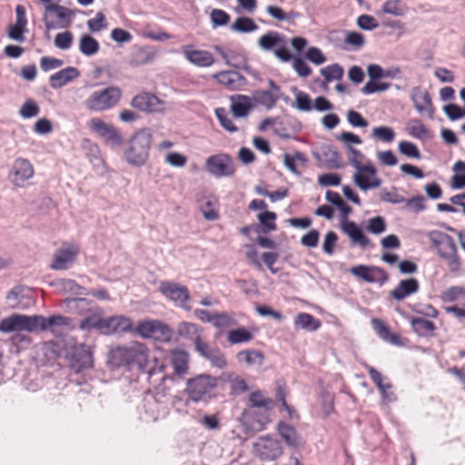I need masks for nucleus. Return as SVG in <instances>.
Masks as SVG:
<instances>
[{
  "label": "nucleus",
  "instance_id": "obj_18",
  "mask_svg": "<svg viewBox=\"0 0 465 465\" xmlns=\"http://www.w3.org/2000/svg\"><path fill=\"white\" fill-rule=\"evenodd\" d=\"M78 253V247L74 245H64L54 253L50 267L53 270H66L74 262Z\"/></svg>",
  "mask_w": 465,
  "mask_h": 465
},
{
  "label": "nucleus",
  "instance_id": "obj_47",
  "mask_svg": "<svg viewBox=\"0 0 465 465\" xmlns=\"http://www.w3.org/2000/svg\"><path fill=\"white\" fill-rule=\"evenodd\" d=\"M227 339L231 344H240L250 341L252 339V334L247 329L241 327L229 331Z\"/></svg>",
  "mask_w": 465,
  "mask_h": 465
},
{
  "label": "nucleus",
  "instance_id": "obj_13",
  "mask_svg": "<svg viewBox=\"0 0 465 465\" xmlns=\"http://www.w3.org/2000/svg\"><path fill=\"white\" fill-rule=\"evenodd\" d=\"M350 272L369 283H379L383 285L388 280V273L380 267L368 265H356L350 269Z\"/></svg>",
  "mask_w": 465,
  "mask_h": 465
},
{
  "label": "nucleus",
  "instance_id": "obj_26",
  "mask_svg": "<svg viewBox=\"0 0 465 465\" xmlns=\"http://www.w3.org/2000/svg\"><path fill=\"white\" fill-rule=\"evenodd\" d=\"M189 353L185 351H173L171 354V364L173 368L172 379L183 378L189 370Z\"/></svg>",
  "mask_w": 465,
  "mask_h": 465
},
{
  "label": "nucleus",
  "instance_id": "obj_54",
  "mask_svg": "<svg viewBox=\"0 0 465 465\" xmlns=\"http://www.w3.org/2000/svg\"><path fill=\"white\" fill-rule=\"evenodd\" d=\"M295 95V107L302 112H310L312 109L311 98L308 94L293 88Z\"/></svg>",
  "mask_w": 465,
  "mask_h": 465
},
{
  "label": "nucleus",
  "instance_id": "obj_63",
  "mask_svg": "<svg viewBox=\"0 0 465 465\" xmlns=\"http://www.w3.org/2000/svg\"><path fill=\"white\" fill-rule=\"evenodd\" d=\"M344 43L354 49H361L365 44V38L363 35L358 32H347Z\"/></svg>",
  "mask_w": 465,
  "mask_h": 465
},
{
  "label": "nucleus",
  "instance_id": "obj_22",
  "mask_svg": "<svg viewBox=\"0 0 465 465\" xmlns=\"http://www.w3.org/2000/svg\"><path fill=\"white\" fill-rule=\"evenodd\" d=\"M183 54L191 64L200 67H207L214 64V58L210 52L193 49L192 45L183 46Z\"/></svg>",
  "mask_w": 465,
  "mask_h": 465
},
{
  "label": "nucleus",
  "instance_id": "obj_48",
  "mask_svg": "<svg viewBox=\"0 0 465 465\" xmlns=\"http://www.w3.org/2000/svg\"><path fill=\"white\" fill-rule=\"evenodd\" d=\"M258 29V25L250 17H238L231 25V30L239 33H251Z\"/></svg>",
  "mask_w": 465,
  "mask_h": 465
},
{
  "label": "nucleus",
  "instance_id": "obj_27",
  "mask_svg": "<svg viewBox=\"0 0 465 465\" xmlns=\"http://www.w3.org/2000/svg\"><path fill=\"white\" fill-rule=\"evenodd\" d=\"M213 77L230 90H237L246 84L245 77L236 71H223L217 73Z\"/></svg>",
  "mask_w": 465,
  "mask_h": 465
},
{
  "label": "nucleus",
  "instance_id": "obj_11",
  "mask_svg": "<svg viewBox=\"0 0 465 465\" xmlns=\"http://www.w3.org/2000/svg\"><path fill=\"white\" fill-rule=\"evenodd\" d=\"M253 453L262 460H274L282 454V447L279 440L262 436L253 443Z\"/></svg>",
  "mask_w": 465,
  "mask_h": 465
},
{
  "label": "nucleus",
  "instance_id": "obj_51",
  "mask_svg": "<svg viewBox=\"0 0 465 465\" xmlns=\"http://www.w3.org/2000/svg\"><path fill=\"white\" fill-rule=\"evenodd\" d=\"M454 174L451 177V186L455 189L465 187V163L457 162L453 166Z\"/></svg>",
  "mask_w": 465,
  "mask_h": 465
},
{
  "label": "nucleus",
  "instance_id": "obj_31",
  "mask_svg": "<svg viewBox=\"0 0 465 465\" xmlns=\"http://www.w3.org/2000/svg\"><path fill=\"white\" fill-rule=\"evenodd\" d=\"M230 101L231 111L236 118L247 116L252 107L251 97L244 94H233Z\"/></svg>",
  "mask_w": 465,
  "mask_h": 465
},
{
  "label": "nucleus",
  "instance_id": "obj_42",
  "mask_svg": "<svg viewBox=\"0 0 465 465\" xmlns=\"http://www.w3.org/2000/svg\"><path fill=\"white\" fill-rule=\"evenodd\" d=\"M407 131L416 139L425 140L430 137V133L419 119H411L408 123Z\"/></svg>",
  "mask_w": 465,
  "mask_h": 465
},
{
  "label": "nucleus",
  "instance_id": "obj_30",
  "mask_svg": "<svg viewBox=\"0 0 465 465\" xmlns=\"http://www.w3.org/2000/svg\"><path fill=\"white\" fill-rule=\"evenodd\" d=\"M177 333L180 337L191 341L194 348L203 341V329L196 323L182 322L177 327Z\"/></svg>",
  "mask_w": 465,
  "mask_h": 465
},
{
  "label": "nucleus",
  "instance_id": "obj_64",
  "mask_svg": "<svg viewBox=\"0 0 465 465\" xmlns=\"http://www.w3.org/2000/svg\"><path fill=\"white\" fill-rule=\"evenodd\" d=\"M367 230L374 234H380L385 232L386 223L383 217L376 216L369 220Z\"/></svg>",
  "mask_w": 465,
  "mask_h": 465
},
{
  "label": "nucleus",
  "instance_id": "obj_33",
  "mask_svg": "<svg viewBox=\"0 0 465 465\" xmlns=\"http://www.w3.org/2000/svg\"><path fill=\"white\" fill-rule=\"evenodd\" d=\"M47 8L49 11V15H47V23L50 22L53 24L54 25V29L63 28L65 26L55 22L54 20V16L61 21H66L67 24H69L74 15V12L73 10L60 5L59 3Z\"/></svg>",
  "mask_w": 465,
  "mask_h": 465
},
{
  "label": "nucleus",
  "instance_id": "obj_55",
  "mask_svg": "<svg viewBox=\"0 0 465 465\" xmlns=\"http://www.w3.org/2000/svg\"><path fill=\"white\" fill-rule=\"evenodd\" d=\"M258 220L262 226V232L267 233L275 230L276 214L270 211H265L258 214Z\"/></svg>",
  "mask_w": 465,
  "mask_h": 465
},
{
  "label": "nucleus",
  "instance_id": "obj_56",
  "mask_svg": "<svg viewBox=\"0 0 465 465\" xmlns=\"http://www.w3.org/2000/svg\"><path fill=\"white\" fill-rule=\"evenodd\" d=\"M226 380L231 384V389L233 393L239 394L248 390L247 383L243 379L233 372L224 374Z\"/></svg>",
  "mask_w": 465,
  "mask_h": 465
},
{
  "label": "nucleus",
  "instance_id": "obj_39",
  "mask_svg": "<svg viewBox=\"0 0 465 465\" xmlns=\"http://www.w3.org/2000/svg\"><path fill=\"white\" fill-rule=\"evenodd\" d=\"M237 359L240 361H244L250 366H262L264 361V355L262 351L257 350H244L237 354Z\"/></svg>",
  "mask_w": 465,
  "mask_h": 465
},
{
  "label": "nucleus",
  "instance_id": "obj_29",
  "mask_svg": "<svg viewBox=\"0 0 465 465\" xmlns=\"http://www.w3.org/2000/svg\"><path fill=\"white\" fill-rule=\"evenodd\" d=\"M80 75V72L74 66L65 67L57 73L52 74L49 78L50 86L53 89H59L68 83L75 80Z\"/></svg>",
  "mask_w": 465,
  "mask_h": 465
},
{
  "label": "nucleus",
  "instance_id": "obj_57",
  "mask_svg": "<svg viewBox=\"0 0 465 465\" xmlns=\"http://www.w3.org/2000/svg\"><path fill=\"white\" fill-rule=\"evenodd\" d=\"M215 115L220 123V124L228 132L230 133H235L237 132L238 128L237 126L232 123V121L229 118L227 112L225 108L219 107L216 108Z\"/></svg>",
  "mask_w": 465,
  "mask_h": 465
},
{
  "label": "nucleus",
  "instance_id": "obj_25",
  "mask_svg": "<svg viewBox=\"0 0 465 465\" xmlns=\"http://www.w3.org/2000/svg\"><path fill=\"white\" fill-rule=\"evenodd\" d=\"M341 230L351 238L353 243L359 244L362 248L372 246L371 240L364 235L356 223L352 221L342 222Z\"/></svg>",
  "mask_w": 465,
  "mask_h": 465
},
{
  "label": "nucleus",
  "instance_id": "obj_44",
  "mask_svg": "<svg viewBox=\"0 0 465 465\" xmlns=\"http://www.w3.org/2000/svg\"><path fill=\"white\" fill-rule=\"evenodd\" d=\"M307 159L301 152H296L294 154L285 153L284 154V165L293 174L300 176L302 173L297 169V163H301L305 165Z\"/></svg>",
  "mask_w": 465,
  "mask_h": 465
},
{
  "label": "nucleus",
  "instance_id": "obj_53",
  "mask_svg": "<svg viewBox=\"0 0 465 465\" xmlns=\"http://www.w3.org/2000/svg\"><path fill=\"white\" fill-rule=\"evenodd\" d=\"M343 68L339 64H332L321 69V74L328 83L333 80H341L343 76Z\"/></svg>",
  "mask_w": 465,
  "mask_h": 465
},
{
  "label": "nucleus",
  "instance_id": "obj_40",
  "mask_svg": "<svg viewBox=\"0 0 465 465\" xmlns=\"http://www.w3.org/2000/svg\"><path fill=\"white\" fill-rule=\"evenodd\" d=\"M294 324L296 327L310 331H314L318 330L321 326V322L319 320L315 319L312 315L305 312H301L296 316L294 320Z\"/></svg>",
  "mask_w": 465,
  "mask_h": 465
},
{
  "label": "nucleus",
  "instance_id": "obj_4",
  "mask_svg": "<svg viewBox=\"0 0 465 465\" xmlns=\"http://www.w3.org/2000/svg\"><path fill=\"white\" fill-rule=\"evenodd\" d=\"M428 237L438 254L444 259L452 272L460 271V262L457 256V248L454 240L447 233L440 231H431Z\"/></svg>",
  "mask_w": 465,
  "mask_h": 465
},
{
  "label": "nucleus",
  "instance_id": "obj_17",
  "mask_svg": "<svg viewBox=\"0 0 465 465\" xmlns=\"http://www.w3.org/2000/svg\"><path fill=\"white\" fill-rule=\"evenodd\" d=\"M194 349L196 352L208 361L213 367L224 369L227 366V360L224 353L222 352L219 348L210 345L203 340Z\"/></svg>",
  "mask_w": 465,
  "mask_h": 465
},
{
  "label": "nucleus",
  "instance_id": "obj_23",
  "mask_svg": "<svg viewBox=\"0 0 465 465\" xmlns=\"http://www.w3.org/2000/svg\"><path fill=\"white\" fill-rule=\"evenodd\" d=\"M420 289L419 281L416 278H408L400 281L398 285L391 292V296L397 302H401L407 297L416 293Z\"/></svg>",
  "mask_w": 465,
  "mask_h": 465
},
{
  "label": "nucleus",
  "instance_id": "obj_49",
  "mask_svg": "<svg viewBox=\"0 0 465 465\" xmlns=\"http://www.w3.org/2000/svg\"><path fill=\"white\" fill-rule=\"evenodd\" d=\"M66 305L71 312L84 315L90 312V302L84 298L66 299Z\"/></svg>",
  "mask_w": 465,
  "mask_h": 465
},
{
  "label": "nucleus",
  "instance_id": "obj_12",
  "mask_svg": "<svg viewBox=\"0 0 465 465\" xmlns=\"http://www.w3.org/2000/svg\"><path fill=\"white\" fill-rule=\"evenodd\" d=\"M34 174L35 170L32 163L27 159L17 158L12 164L8 178L15 187L24 188Z\"/></svg>",
  "mask_w": 465,
  "mask_h": 465
},
{
  "label": "nucleus",
  "instance_id": "obj_15",
  "mask_svg": "<svg viewBox=\"0 0 465 465\" xmlns=\"http://www.w3.org/2000/svg\"><path fill=\"white\" fill-rule=\"evenodd\" d=\"M134 323L131 318L124 315H114L104 318L102 334L113 335L132 331Z\"/></svg>",
  "mask_w": 465,
  "mask_h": 465
},
{
  "label": "nucleus",
  "instance_id": "obj_7",
  "mask_svg": "<svg viewBox=\"0 0 465 465\" xmlns=\"http://www.w3.org/2000/svg\"><path fill=\"white\" fill-rule=\"evenodd\" d=\"M351 165L356 169L353 182L361 191L366 192L381 186V180L378 177L377 170L371 163L362 164L360 161L352 160Z\"/></svg>",
  "mask_w": 465,
  "mask_h": 465
},
{
  "label": "nucleus",
  "instance_id": "obj_61",
  "mask_svg": "<svg viewBox=\"0 0 465 465\" xmlns=\"http://www.w3.org/2000/svg\"><path fill=\"white\" fill-rule=\"evenodd\" d=\"M88 29L93 32H100L107 27L105 15L102 12H98L95 17L87 21Z\"/></svg>",
  "mask_w": 465,
  "mask_h": 465
},
{
  "label": "nucleus",
  "instance_id": "obj_2",
  "mask_svg": "<svg viewBox=\"0 0 465 465\" xmlns=\"http://www.w3.org/2000/svg\"><path fill=\"white\" fill-rule=\"evenodd\" d=\"M148 361V350L140 342H131L128 345L117 346L108 352L107 362L114 368L136 364L143 368Z\"/></svg>",
  "mask_w": 465,
  "mask_h": 465
},
{
  "label": "nucleus",
  "instance_id": "obj_24",
  "mask_svg": "<svg viewBox=\"0 0 465 465\" xmlns=\"http://www.w3.org/2000/svg\"><path fill=\"white\" fill-rule=\"evenodd\" d=\"M41 351L48 361H54L57 358L68 356L67 342L64 339L44 342L42 344Z\"/></svg>",
  "mask_w": 465,
  "mask_h": 465
},
{
  "label": "nucleus",
  "instance_id": "obj_37",
  "mask_svg": "<svg viewBox=\"0 0 465 465\" xmlns=\"http://www.w3.org/2000/svg\"><path fill=\"white\" fill-rule=\"evenodd\" d=\"M258 44L262 50L271 51L273 47L284 44V37L278 32L270 31L259 38Z\"/></svg>",
  "mask_w": 465,
  "mask_h": 465
},
{
  "label": "nucleus",
  "instance_id": "obj_60",
  "mask_svg": "<svg viewBox=\"0 0 465 465\" xmlns=\"http://www.w3.org/2000/svg\"><path fill=\"white\" fill-rule=\"evenodd\" d=\"M372 135L384 143H391L395 138V133L393 129L388 126H379L373 128Z\"/></svg>",
  "mask_w": 465,
  "mask_h": 465
},
{
  "label": "nucleus",
  "instance_id": "obj_46",
  "mask_svg": "<svg viewBox=\"0 0 465 465\" xmlns=\"http://www.w3.org/2000/svg\"><path fill=\"white\" fill-rule=\"evenodd\" d=\"M197 202L200 204L201 212L203 217L208 221H215L218 219V213L214 210L213 205L215 202L212 197H203L197 199Z\"/></svg>",
  "mask_w": 465,
  "mask_h": 465
},
{
  "label": "nucleus",
  "instance_id": "obj_6",
  "mask_svg": "<svg viewBox=\"0 0 465 465\" xmlns=\"http://www.w3.org/2000/svg\"><path fill=\"white\" fill-rule=\"evenodd\" d=\"M217 378L209 374H200L187 380L185 392L194 402L211 398L217 388Z\"/></svg>",
  "mask_w": 465,
  "mask_h": 465
},
{
  "label": "nucleus",
  "instance_id": "obj_58",
  "mask_svg": "<svg viewBox=\"0 0 465 465\" xmlns=\"http://www.w3.org/2000/svg\"><path fill=\"white\" fill-rule=\"evenodd\" d=\"M398 149L400 153L409 158L420 159L421 154L416 144L409 141L399 143Z\"/></svg>",
  "mask_w": 465,
  "mask_h": 465
},
{
  "label": "nucleus",
  "instance_id": "obj_59",
  "mask_svg": "<svg viewBox=\"0 0 465 465\" xmlns=\"http://www.w3.org/2000/svg\"><path fill=\"white\" fill-rule=\"evenodd\" d=\"M39 113L40 108L38 104L32 99L26 100L19 110L20 115L25 119L35 117L38 115Z\"/></svg>",
  "mask_w": 465,
  "mask_h": 465
},
{
  "label": "nucleus",
  "instance_id": "obj_28",
  "mask_svg": "<svg viewBox=\"0 0 465 465\" xmlns=\"http://www.w3.org/2000/svg\"><path fill=\"white\" fill-rule=\"evenodd\" d=\"M131 104L140 111L153 113L159 110L161 101L154 94L143 93L134 96Z\"/></svg>",
  "mask_w": 465,
  "mask_h": 465
},
{
  "label": "nucleus",
  "instance_id": "obj_36",
  "mask_svg": "<svg viewBox=\"0 0 465 465\" xmlns=\"http://www.w3.org/2000/svg\"><path fill=\"white\" fill-rule=\"evenodd\" d=\"M381 11L386 15L403 17L408 14L409 6L402 0H387L382 4Z\"/></svg>",
  "mask_w": 465,
  "mask_h": 465
},
{
  "label": "nucleus",
  "instance_id": "obj_32",
  "mask_svg": "<svg viewBox=\"0 0 465 465\" xmlns=\"http://www.w3.org/2000/svg\"><path fill=\"white\" fill-rule=\"evenodd\" d=\"M278 430L286 444L293 449H299L303 446L304 441L297 430L285 422L278 423Z\"/></svg>",
  "mask_w": 465,
  "mask_h": 465
},
{
  "label": "nucleus",
  "instance_id": "obj_19",
  "mask_svg": "<svg viewBox=\"0 0 465 465\" xmlns=\"http://www.w3.org/2000/svg\"><path fill=\"white\" fill-rule=\"evenodd\" d=\"M136 331L144 338L167 337L171 333L170 328L157 320L144 321L136 327Z\"/></svg>",
  "mask_w": 465,
  "mask_h": 465
},
{
  "label": "nucleus",
  "instance_id": "obj_20",
  "mask_svg": "<svg viewBox=\"0 0 465 465\" xmlns=\"http://www.w3.org/2000/svg\"><path fill=\"white\" fill-rule=\"evenodd\" d=\"M15 15V23L8 27L7 35L14 41L23 43L25 40L24 35L26 32L27 19L25 8L22 5H16Z\"/></svg>",
  "mask_w": 465,
  "mask_h": 465
},
{
  "label": "nucleus",
  "instance_id": "obj_43",
  "mask_svg": "<svg viewBox=\"0 0 465 465\" xmlns=\"http://www.w3.org/2000/svg\"><path fill=\"white\" fill-rule=\"evenodd\" d=\"M25 299L24 290L19 286L13 288L6 295L9 306L13 309H25L28 304L24 303Z\"/></svg>",
  "mask_w": 465,
  "mask_h": 465
},
{
  "label": "nucleus",
  "instance_id": "obj_14",
  "mask_svg": "<svg viewBox=\"0 0 465 465\" xmlns=\"http://www.w3.org/2000/svg\"><path fill=\"white\" fill-rule=\"evenodd\" d=\"M69 364L75 372L91 368L93 366V354L90 347L84 343L73 346Z\"/></svg>",
  "mask_w": 465,
  "mask_h": 465
},
{
  "label": "nucleus",
  "instance_id": "obj_8",
  "mask_svg": "<svg viewBox=\"0 0 465 465\" xmlns=\"http://www.w3.org/2000/svg\"><path fill=\"white\" fill-rule=\"evenodd\" d=\"M205 168L215 178L230 177L235 172L233 160L227 153L209 156L205 161Z\"/></svg>",
  "mask_w": 465,
  "mask_h": 465
},
{
  "label": "nucleus",
  "instance_id": "obj_5",
  "mask_svg": "<svg viewBox=\"0 0 465 465\" xmlns=\"http://www.w3.org/2000/svg\"><path fill=\"white\" fill-rule=\"evenodd\" d=\"M122 97V91L116 86H108L93 92L85 100V107L92 112H104L114 107Z\"/></svg>",
  "mask_w": 465,
  "mask_h": 465
},
{
  "label": "nucleus",
  "instance_id": "obj_3",
  "mask_svg": "<svg viewBox=\"0 0 465 465\" xmlns=\"http://www.w3.org/2000/svg\"><path fill=\"white\" fill-rule=\"evenodd\" d=\"M152 134L149 130L137 131L130 139L127 148L124 152L128 163L134 166H141L149 157Z\"/></svg>",
  "mask_w": 465,
  "mask_h": 465
},
{
  "label": "nucleus",
  "instance_id": "obj_50",
  "mask_svg": "<svg viewBox=\"0 0 465 465\" xmlns=\"http://www.w3.org/2000/svg\"><path fill=\"white\" fill-rule=\"evenodd\" d=\"M411 322L414 331L420 336H425L435 330L434 322L423 318H412Z\"/></svg>",
  "mask_w": 465,
  "mask_h": 465
},
{
  "label": "nucleus",
  "instance_id": "obj_38",
  "mask_svg": "<svg viewBox=\"0 0 465 465\" xmlns=\"http://www.w3.org/2000/svg\"><path fill=\"white\" fill-rule=\"evenodd\" d=\"M100 48L98 41L93 36L84 34L79 39V50L85 56L94 55Z\"/></svg>",
  "mask_w": 465,
  "mask_h": 465
},
{
  "label": "nucleus",
  "instance_id": "obj_16",
  "mask_svg": "<svg viewBox=\"0 0 465 465\" xmlns=\"http://www.w3.org/2000/svg\"><path fill=\"white\" fill-rule=\"evenodd\" d=\"M90 127L106 143L112 145H120L123 142L120 132L114 125L105 123L100 118L91 119Z\"/></svg>",
  "mask_w": 465,
  "mask_h": 465
},
{
  "label": "nucleus",
  "instance_id": "obj_1",
  "mask_svg": "<svg viewBox=\"0 0 465 465\" xmlns=\"http://www.w3.org/2000/svg\"><path fill=\"white\" fill-rule=\"evenodd\" d=\"M73 329H74V325L72 319L60 314H54L48 318L40 314H12L0 322V331L5 333L21 331L41 332L49 330L57 336L64 330Z\"/></svg>",
  "mask_w": 465,
  "mask_h": 465
},
{
  "label": "nucleus",
  "instance_id": "obj_10",
  "mask_svg": "<svg viewBox=\"0 0 465 465\" xmlns=\"http://www.w3.org/2000/svg\"><path fill=\"white\" fill-rule=\"evenodd\" d=\"M270 420V412L248 407H245L240 417V421L246 432L261 431Z\"/></svg>",
  "mask_w": 465,
  "mask_h": 465
},
{
  "label": "nucleus",
  "instance_id": "obj_52",
  "mask_svg": "<svg viewBox=\"0 0 465 465\" xmlns=\"http://www.w3.org/2000/svg\"><path fill=\"white\" fill-rule=\"evenodd\" d=\"M255 101L265 106L267 109L272 108L279 99V94H273L270 91L261 90L254 94Z\"/></svg>",
  "mask_w": 465,
  "mask_h": 465
},
{
  "label": "nucleus",
  "instance_id": "obj_9",
  "mask_svg": "<svg viewBox=\"0 0 465 465\" xmlns=\"http://www.w3.org/2000/svg\"><path fill=\"white\" fill-rule=\"evenodd\" d=\"M159 292L176 306L190 310L187 305L190 300V292L185 285L171 281H162L159 283Z\"/></svg>",
  "mask_w": 465,
  "mask_h": 465
},
{
  "label": "nucleus",
  "instance_id": "obj_62",
  "mask_svg": "<svg viewBox=\"0 0 465 465\" xmlns=\"http://www.w3.org/2000/svg\"><path fill=\"white\" fill-rule=\"evenodd\" d=\"M216 328H227L235 324L234 319L225 312H215L213 316V322Z\"/></svg>",
  "mask_w": 465,
  "mask_h": 465
},
{
  "label": "nucleus",
  "instance_id": "obj_45",
  "mask_svg": "<svg viewBox=\"0 0 465 465\" xmlns=\"http://www.w3.org/2000/svg\"><path fill=\"white\" fill-rule=\"evenodd\" d=\"M322 155L324 158L322 162L324 165L329 169H338L341 165V157L340 153L332 147H325L322 150Z\"/></svg>",
  "mask_w": 465,
  "mask_h": 465
},
{
  "label": "nucleus",
  "instance_id": "obj_35",
  "mask_svg": "<svg viewBox=\"0 0 465 465\" xmlns=\"http://www.w3.org/2000/svg\"><path fill=\"white\" fill-rule=\"evenodd\" d=\"M371 325L378 336L385 341L393 345H401V337L395 333H391L388 326L380 319L374 318L371 320Z\"/></svg>",
  "mask_w": 465,
  "mask_h": 465
},
{
  "label": "nucleus",
  "instance_id": "obj_21",
  "mask_svg": "<svg viewBox=\"0 0 465 465\" xmlns=\"http://www.w3.org/2000/svg\"><path fill=\"white\" fill-rule=\"evenodd\" d=\"M411 101L416 111L420 115L427 116L429 118L433 117L434 110L430 94L427 91L420 87L414 88L411 93Z\"/></svg>",
  "mask_w": 465,
  "mask_h": 465
},
{
  "label": "nucleus",
  "instance_id": "obj_34",
  "mask_svg": "<svg viewBox=\"0 0 465 465\" xmlns=\"http://www.w3.org/2000/svg\"><path fill=\"white\" fill-rule=\"evenodd\" d=\"M246 407L270 412L274 407V402L264 392L255 391L250 393Z\"/></svg>",
  "mask_w": 465,
  "mask_h": 465
},
{
  "label": "nucleus",
  "instance_id": "obj_41",
  "mask_svg": "<svg viewBox=\"0 0 465 465\" xmlns=\"http://www.w3.org/2000/svg\"><path fill=\"white\" fill-rule=\"evenodd\" d=\"M104 323V318L98 313H89L79 322L78 328L82 331H90L94 329H97L102 333V326Z\"/></svg>",
  "mask_w": 465,
  "mask_h": 465
}]
</instances>
